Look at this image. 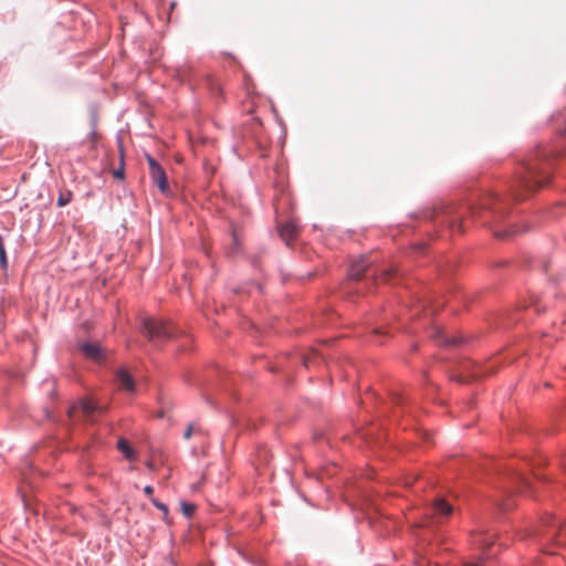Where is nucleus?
Here are the masks:
<instances>
[{"mask_svg": "<svg viewBox=\"0 0 566 566\" xmlns=\"http://www.w3.org/2000/svg\"><path fill=\"white\" fill-rule=\"evenodd\" d=\"M480 209L490 211L492 222H497L505 213L504 209L500 207V199L495 195H489L482 199L479 207L439 205L433 208L430 218L461 232L465 217L475 218Z\"/></svg>", "mask_w": 566, "mask_h": 566, "instance_id": "1", "label": "nucleus"}, {"mask_svg": "<svg viewBox=\"0 0 566 566\" xmlns=\"http://www.w3.org/2000/svg\"><path fill=\"white\" fill-rule=\"evenodd\" d=\"M544 157L545 155L537 154L524 163L523 172H521L518 181L521 189L531 192L542 187L548 180L549 172L543 167Z\"/></svg>", "mask_w": 566, "mask_h": 566, "instance_id": "2", "label": "nucleus"}, {"mask_svg": "<svg viewBox=\"0 0 566 566\" xmlns=\"http://www.w3.org/2000/svg\"><path fill=\"white\" fill-rule=\"evenodd\" d=\"M565 535L566 525L564 522L551 514L542 517L538 528L532 534V536L538 538L543 546L551 543L562 544Z\"/></svg>", "mask_w": 566, "mask_h": 566, "instance_id": "3", "label": "nucleus"}, {"mask_svg": "<svg viewBox=\"0 0 566 566\" xmlns=\"http://www.w3.org/2000/svg\"><path fill=\"white\" fill-rule=\"evenodd\" d=\"M142 334L153 344H161L174 336L172 328L167 322L154 317L143 319Z\"/></svg>", "mask_w": 566, "mask_h": 566, "instance_id": "4", "label": "nucleus"}, {"mask_svg": "<svg viewBox=\"0 0 566 566\" xmlns=\"http://www.w3.org/2000/svg\"><path fill=\"white\" fill-rule=\"evenodd\" d=\"M147 161L149 165L150 177L153 182L158 187V189L163 193L169 192V185L167 181V176L163 167L150 156H147Z\"/></svg>", "mask_w": 566, "mask_h": 566, "instance_id": "5", "label": "nucleus"}, {"mask_svg": "<svg viewBox=\"0 0 566 566\" xmlns=\"http://www.w3.org/2000/svg\"><path fill=\"white\" fill-rule=\"evenodd\" d=\"M371 262L367 256H360L358 260H355L348 271V275L352 280H359L361 275L369 269Z\"/></svg>", "mask_w": 566, "mask_h": 566, "instance_id": "6", "label": "nucleus"}, {"mask_svg": "<svg viewBox=\"0 0 566 566\" xmlns=\"http://www.w3.org/2000/svg\"><path fill=\"white\" fill-rule=\"evenodd\" d=\"M279 233L286 244H291L297 235V227L293 221H287L284 224L279 226Z\"/></svg>", "mask_w": 566, "mask_h": 566, "instance_id": "7", "label": "nucleus"}, {"mask_svg": "<svg viewBox=\"0 0 566 566\" xmlns=\"http://www.w3.org/2000/svg\"><path fill=\"white\" fill-rule=\"evenodd\" d=\"M82 353L94 361H101L103 358L102 348L94 343H85L81 346Z\"/></svg>", "mask_w": 566, "mask_h": 566, "instance_id": "8", "label": "nucleus"}, {"mask_svg": "<svg viewBox=\"0 0 566 566\" xmlns=\"http://www.w3.org/2000/svg\"><path fill=\"white\" fill-rule=\"evenodd\" d=\"M81 409H82V412L84 415V417L90 420V421H93L94 418H93V415L95 412H104L105 408L104 407H101L98 406L97 403H95L93 400L91 399H87V400H83L81 402Z\"/></svg>", "mask_w": 566, "mask_h": 566, "instance_id": "9", "label": "nucleus"}, {"mask_svg": "<svg viewBox=\"0 0 566 566\" xmlns=\"http://www.w3.org/2000/svg\"><path fill=\"white\" fill-rule=\"evenodd\" d=\"M432 512L437 517H447L452 513V506L443 499H438L432 505Z\"/></svg>", "mask_w": 566, "mask_h": 566, "instance_id": "10", "label": "nucleus"}, {"mask_svg": "<svg viewBox=\"0 0 566 566\" xmlns=\"http://www.w3.org/2000/svg\"><path fill=\"white\" fill-rule=\"evenodd\" d=\"M432 337L441 345L444 346H454L458 344V339L454 337H450L446 334V331L441 327H434L432 332Z\"/></svg>", "mask_w": 566, "mask_h": 566, "instance_id": "11", "label": "nucleus"}, {"mask_svg": "<svg viewBox=\"0 0 566 566\" xmlns=\"http://www.w3.org/2000/svg\"><path fill=\"white\" fill-rule=\"evenodd\" d=\"M116 377L120 388L127 391H134L135 382L126 369H119Z\"/></svg>", "mask_w": 566, "mask_h": 566, "instance_id": "12", "label": "nucleus"}, {"mask_svg": "<svg viewBox=\"0 0 566 566\" xmlns=\"http://www.w3.org/2000/svg\"><path fill=\"white\" fill-rule=\"evenodd\" d=\"M473 543L481 548L485 549L493 544V539L482 533L473 535Z\"/></svg>", "mask_w": 566, "mask_h": 566, "instance_id": "13", "label": "nucleus"}, {"mask_svg": "<svg viewBox=\"0 0 566 566\" xmlns=\"http://www.w3.org/2000/svg\"><path fill=\"white\" fill-rule=\"evenodd\" d=\"M118 450L129 460L134 459V450L125 439H119L117 442Z\"/></svg>", "mask_w": 566, "mask_h": 566, "instance_id": "14", "label": "nucleus"}, {"mask_svg": "<svg viewBox=\"0 0 566 566\" xmlns=\"http://www.w3.org/2000/svg\"><path fill=\"white\" fill-rule=\"evenodd\" d=\"M73 195L70 190L61 191L57 198V206L64 207L72 201Z\"/></svg>", "mask_w": 566, "mask_h": 566, "instance_id": "15", "label": "nucleus"}, {"mask_svg": "<svg viewBox=\"0 0 566 566\" xmlns=\"http://www.w3.org/2000/svg\"><path fill=\"white\" fill-rule=\"evenodd\" d=\"M0 265L3 270H6L8 268V258H7V252H6V248H4V243H3V238L1 234H0Z\"/></svg>", "mask_w": 566, "mask_h": 566, "instance_id": "16", "label": "nucleus"}, {"mask_svg": "<svg viewBox=\"0 0 566 566\" xmlns=\"http://www.w3.org/2000/svg\"><path fill=\"white\" fill-rule=\"evenodd\" d=\"M180 506L184 515L187 517H190L196 510V506L193 504L187 502H181Z\"/></svg>", "mask_w": 566, "mask_h": 566, "instance_id": "17", "label": "nucleus"}, {"mask_svg": "<svg viewBox=\"0 0 566 566\" xmlns=\"http://www.w3.org/2000/svg\"><path fill=\"white\" fill-rule=\"evenodd\" d=\"M150 501H151V503H153L157 509H159L160 511H163V513H164V518H166V517H167V515H168V507H167V505H165L164 503L159 502V501H158L157 499H155V497H150Z\"/></svg>", "mask_w": 566, "mask_h": 566, "instance_id": "18", "label": "nucleus"}, {"mask_svg": "<svg viewBox=\"0 0 566 566\" xmlns=\"http://www.w3.org/2000/svg\"><path fill=\"white\" fill-rule=\"evenodd\" d=\"M195 432V427L192 424H189L184 433V438L186 440L190 439L192 433Z\"/></svg>", "mask_w": 566, "mask_h": 566, "instance_id": "19", "label": "nucleus"}, {"mask_svg": "<svg viewBox=\"0 0 566 566\" xmlns=\"http://www.w3.org/2000/svg\"><path fill=\"white\" fill-rule=\"evenodd\" d=\"M494 231V235L496 238H500V239H504V238H507L509 235H511L512 232L510 231H497V230H493Z\"/></svg>", "mask_w": 566, "mask_h": 566, "instance_id": "20", "label": "nucleus"}, {"mask_svg": "<svg viewBox=\"0 0 566 566\" xmlns=\"http://www.w3.org/2000/svg\"><path fill=\"white\" fill-rule=\"evenodd\" d=\"M113 176H114V178L123 179L124 178V168H123V166L119 167L118 169L114 170L113 171Z\"/></svg>", "mask_w": 566, "mask_h": 566, "instance_id": "21", "label": "nucleus"}, {"mask_svg": "<svg viewBox=\"0 0 566 566\" xmlns=\"http://www.w3.org/2000/svg\"><path fill=\"white\" fill-rule=\"evenodd\" d=\"M144 492H145L146 495L151 496V494L154 492V489L150 485H146L145 489H144Z\"/></svg>", "mask_w": 566, "mask_h": 566, "instance_id": "22", "label": "nucleus"}, {"mask_svg": "<svg viewBox=\"0 0 566 566\" xmlns=\"http://www.w3.org/2000/svg\"><path fill=\"white\" fill-rule=\"evenodd\" d=\"M232 241H233L234 247L238 248L239 247V239H238V235H237V233L234 231L232 232Z\"/></svg>", "mask_w": 566, "mask_h": 566, "instance_id": "23", "label": "nucleus"}, {"mask_svg": "<svg viewBox=\"0 0 566 566\" xmlns=\"http://www.w3.org/2000/svg\"><path fill=\"white\" fill-rule=\"evenodd\" d=\"M513 196H514V198H515L516 200H522V199L524 198L523 193H521V192H520V191H517V190H516V191H514Z\"/></svg>", "mask_w": 566, "mask_h": 566, "instance_id": "24", "label": "nucleus"}, {"mask_svg": "<svg viewBox=\"0 0 566 566\" xmlns=\"http://www.w3.org/2000/svg\"><path fill=\"white\" fill-rule=\"evenodd\" d=\"M390 274H391V270L390 271H384V273H382L384 280H388Z\"/></svg>", "mask_w": 566, "mask_h": 566, "instance_id": "25", "label": "nucleus"}, {"mask_svg": "<svg viewBox=\"0 0 566 566\" xmlns=\"http://www.w3.org/2000/svg\"><path fill=\"white\" fill-rule=\"evenodd\" d=\"M462 566H482L481 564L464 563Z\"/></svg>", "mask_w": 566, "mask_h": 566, "instance_id": "26", "label": "nucleus"}, {"mask_svg": "<svg viewBox=\"0 0 566 566\" xmlns=\"http://www.w3.org/2000/svg\"><path fill=\"white\" fill-rule=\"evenodd\" d=\"M304 365L307 367L308 366V361L307 359H304Z\"/></svg>", "mask_w": 566, "mask_h": 566, "instance_id": "27", "label": "nucleus"}, {"mask_svg": "<svg viewBox=\"0 0 566 566\" xmlns=\"http://www.w3.org/2000/svg\"><path fill=\"white\" fill-rule=\"evenodd\" d=\"M527 481L526 480H523V484L526 486L527 485Z\"/></svg>", "mask_w": 566, "mask_h": 566, "instance_id": "28", "label": "nucleus"}, {"mask_svg": "<svg viewBox=\"0 0 566 566\" xmlns=\"http://www.w3.org/2000/svg\"><path fill=\"white\" fill-rule=\"evenodd\" d=\"M564 470L566 471V462L564 463Z\"/></svg>", "mask_w": 566, "mask_h": 566, "instance_id": "29", "label": "nucleus"}]
</instances>
